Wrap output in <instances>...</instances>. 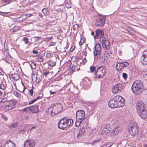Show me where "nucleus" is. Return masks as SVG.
I'll use <instances>...</instances> for the list:
<instances>
[{
  "label": "nucleus",
  "mask_w": 147,
  "mask_h": 147,
  "mask_svg": "<svg viewBox=\"0 0 147 147\" xmlns=\"http://www.w3.org/2000/svg\"><path fill=\"white\" fill-rule=\"evenodd\" d=\"M82 53L83 55H85V56L86 57V55L87 54V52L86 48H85L83 50Z\"/></svg>",
  "instance_id": "obj_52"
},
{
  "label": "nucleus",
  "mask_w": 147,
  "mask_h": 147,
  "mask_svg": "<svg viewBox=\"0 0 147 147\" xmlns=\"http://www.w3.org/2000/svg\"><path fill=\"white\" fill-rule=\"evenodd\" d=\"M33 38L34 39L35 41L36 42L38 41V40L40 39L41 38V37H34Z\"/></svg>",
  "instance_id": "obj_46"
},
{
  "label": "nucleus",
  "mask_w": 147,
  "mask_h": 147,
  "mask_svg": "<svg viewBox=\"0 0 147 147\" xmlns=\"http://www.w3.org/2000/svg\"><path fill=\"white\" fill-rule=\"evenodd\" d=\"M9 142H8V140L6 142H5L3 145V147H8L9 146Z\"/></svg>",
  "instance_id": "obj_50"
},
{
  "label": "nucleus",
  "mask_w": 147,
  "mask_h": 147,
  "mask_svg": "<svg viewBox=\"0 0 147 147\" xmlns=\"http://www.w3.org/2000/svg\"><path fill=\"white\" fill-rule=\"evenodd\" d=\"M8 141L10 142L9 145L10 147H16L15 143L12 141H11L10 140H8Z\"/></svg>",
  "instance_id": "obj_29"
},
{
  "label": "nucleus",
  "mask_w": 147,
  "mask_h": 147,
  "mask_svg": "<svg viewBox=\"0 0 147 147\" xmlns=\"http://www.w3.org/2000/svg\"><path fill=\"white\" fill-rule=\"evenodd\" d=\"M29 93L32 96L33 94V90H32V89L30 90L29 91Z\"/></svg>",
  "instance_id": "obj_59"
},
{
  "label": "nucleus",
  "mask_w": 147,
  "mask_h": 147,
  "mask_svg": "<svg viewBox=\"0 0 147 147\" xmlns=\"http://www.w3.org/2000/svg\"><path fill=\"white\" fill-rule=\"evenodd\" d=\"M17 102V101L16 100H14L12 102L11 104L13 106V107H11V108H9L8 110H11V109H13L14 107L16 105V103Z\"/></svg>",
  "instance_id": "obj_34"
},
{
  "label": "nucleus",
  "mask_w": 147,
  "mask_h": 147,
  "mask_svg": "<svg viewBox=\"0 0 147 147\" xmlns=\"http://www.w3.org/2000/svg\"><path fill=\"white\" fill-rule=\"evenodd\" d=\"M18 125V123L17 122H16L14 123L10 124L8 125V127L10 128H15Z\"/></svg>",
  "instance_id": "obj_21"
},
{
  "label": "nucleus",
  "mask_w": 147,
  "mask_h": 147,
  "mask_svg": "<svg viewBox=\"0 0 147 147\" xmlns=\"http://www.w3.org/2000/svg\"><path fill=\"white\" fill-rule=\"evenodd\" d=\"M12 32H16L19 30V27L18 26H15L13 28Z\"/></svg>",
  "instance_id": "obj_37"
},
{
  "label": "nucleus",
  "mask_w": 147,
  "mask_h": 147,
  "mask_svg": "<svg viewBox=\"0 0 147 147\" xmlns=\"http://www.w3.org/2000/svg\"><path fill=\"white\" fill-rule=\"evenodd\" d=\"M122 76L123 78L125 79H126L127 78V74L126 73H123L122 74Z\"/></svg>",
  "instance_id": "obj_49"
},
{
  "label": "nucleus",
  "mask_w": 147,
  "mask_h": 147,
  "mask_svg": "<svg viewBox=\"0 0 147 147\" xmlns=\"http://www.w3.org/2000/svg\"><path fill=\"white\" fill-rule=\"evenodd\" d=\"M101 67L98 68L97 70L94 74V77L96 78L100 79L103 78L105 75L106 72L105 70L101 69Z\"/></svg>",
  "instance_id": "obj_7"
},
{
  "label": "nucleus",
  "mask_w": 147,
  "mask_h": 147,
  "mask_svg": "<svg viewBox=\"0 0 147 147\" xmlns=\"http://www.w3.org/2000/svg\"><path fill=\"white\" fill-rule=\"evenodd\" d=\"M36 101V100H35V99L32 100L31 101H30L29 102V103L28 104V105H30L32 104L33 103H34V102H35Z\"/></svg>",
  "instance_id": "obj_56"
},
{
  "label": "nucleus",
  "mask_w": 147,
  "mask_h": 147,
  "mask_svg": "<svg viewBox=\"0 0 147 147\" xmlns=\"http://www.w3.org/2000/svg\"><path fill=\"white\" fill-rule=\"evenodd\" d=\"M12 0H3V1L4 3H7V4H9L13 1Z\"/></svg>",
  "instance_id": "obj_47"
},
{
  "label": "nucleus",
  "mask_w": 147,
  "mask_h": 147,
  "mask_svg": "<svg viewBox=\"0 0 147 147\" xmlns=\"http://www.w3.org/2000/svg\"><path fill=\"white\" fill-rule=\"evenodd\" d=\"M90 71L91 72H94V71H96V67L94 66H92L90 67Z\"/></svg>",
  "instance_id": "obj_33"
},
{
  "label": "nucleus",
  "mask_w": 147,
  "mask_h": 147,
  "mask_svg": "<svg viewBox=\"0 0 147 147\" xmlns=\"http://www.w3.org/2000/svg\"><path fill=\"white\" fill-rule=\"evenodd\" d=\"M101 46L99 43H97L94 47V50L93 52L94 57L95 59H98L99 56L101 55Z\"/></svg>",
  "instance_id": "obj_8"
},
{
  "label": "nucleus",
  "mask_w": 147,
  "mask_h": 147,
  "mask_svg": "<svg viewBox=\"0 0 147 147\" xmlns=\"http://www.w3.org/2000/svg\"><path fill=\"white\" fill-rule=\"evenodd\" d=\"M29 111L33 113H37L39 111L38 105H34L30 107Z\"/></svg>",
  "instance_id": "obj_14"
},
{
  "label": "nucleus",
  "mask_w": 147,
  "mask_h": 147,
  "mask_svg": "<svg viewBox=\"0 0 147 147\" xmlns=\"http://www.w3.org/2000/svg\"><path fill=\"white\" fill-rule=\"evenodd\" d=\"M142 55H144L145 57H147V49L144 51L143 52Z\"/></svg>",
  "instance_id": "obj_55"
},
{
  "label": "nucleus",
  "mask_w": 147,
  "mask_h": 147,
  "mask_svg": "<svg viewBox=\"0 0 147 147\" xmlns=\"http://www.w3.org/2000/svg\"><path fill=\"white\" fill-rule=\"evenodd\" d=\"M102 40H100V41L102 43V45L103 47H106L107 46H109L110 44V42L107 39H106L105 38H104Z\"/></svg>",
  "instance_id": "obj_16"
},
{
  "label": "nucleus",
  "mask_w": 147,
  "mask_h": 147,
  "mask_svg": "<svg viewBox=\"0 0 147 147\" xmlns=\"http://www.w3.org/2000/svg\"><path fill=\"white\" fill-rule=\"evenodd\" d=\"M38 59L40 62H42L43 60V57L41 55L38 58Z\"/></svg>",
  "instance_id": "obj_51"
},
{
  "label": "nucleus",
  "mask_w": 147,
  "mask_h": 147,
  "mask_svg": "<svg viewBox=\"0 0 147 147\" xmlns=\"http://www.w3.org/2000/svg\"><path fill=\"white\" fill-rule=\"evenodd\" d=\"M84 42V40L82 39L81 38V40L79 42V45L80 46H81L83 44Z\"/></svg>",
  "instance_id": "obj_53"
},
{
  "label": "nucleus",
  "mask_w": 147,
  "mask_h": 147,
  "mask_svg": "<svg viewBox=\"0 0 147 147\" xmlns=\"http://www.w3.org/2000/svg\"><path fill=\"white\" fill-rule=\"evenodd\" d=\"M130 134L133 136L138 134L139 126L136 123H134L128 129Z\"/></svg>",
  "instance_id": "obj_5"
},
{
  "label": "nucleus",
  "mask_w": 147,
  "mask_h": 147,
  "mask_svg": "<svg viewBox=\"0 0 147 147\" xmlns=\"http://www.w3.org/2000/svg\"><path fill=\"white\" fill-rule=\"evenodd\" d=\"M111 126L109 123H105L102 125L100 130V134H106L109 133L111 129Z\"/></svg>",
  "instance_id": "obj_6"
},
{
  "label": "nucleus",
  "mask_w": 147,
  "mask_h": 147,
  "mask_svg": "<svg viewBox=\"0 0 147 147\" xmlns=\"http://www.w3.org/2000/svg\"><path fill=\"white\" fill-rule=\"evenodd\" d=\"M22 41L24 42L25 44H26L29 43V39L28 38L24 37L22 39Z\"/></svg>",
  "instance_id": "obj_31"
},
{
  "label": "nucleus",
  "mask_w": 147,
  "mask_h": 147,
  "mask_svg": "<svg viewBox=\"0 0 147 147\" xmlns=\"http://www.w3.org/2000/svg\"><path fill=\"white\" fill-rule=\"evenodd\" d=\"M29 108L30 107H28L26 108L23 109L22 111L23 112H27L28 111L27 109L29 110Z\"/></svg>",
  "instance_id": "obj_45"
},
{
  "label": "nucleus",
  "mask_w": 147,
  "mask_h": 147,
  "mask_svg": "<svg viewBox=\"0 0 147 147\" xmlns=\"http://www.w3.org/2000/svg\"><path fill=\"white\" fill-rule=\"evenodd\" d=\"M42 11L45 16H50L49 11L47 8L43 9Z\"/></svg>",
  "instance_id": "obj_20"
},
{
  "label": "nucleus",
  "mask_w": 147,
  "mask_h": 147,
  "mask_svg": "<svg viewBox=\"0 0 147 147\" xmlns=\"http://www.w3.org/2000/svg\"><path fill=\"white\" fill-rule=\"evenodd\" d=\"M74 121L71 119L65 117L60 119L58 123V127L62 130H66L73 125Z\"/></svg>",
  "instance_id": "obj_1"
},
{
  "label": "nucleus",
  "mask_w": 147,
  "mask_h": 147,
  "mask_svg": "<svg viewBox=\"0 0 147 147\" xmlns=\"http://www.w3.org/2000/svg\"><path fill=\"white\" fill-rule=\"evenodd\" d=\"M87 61V60H83L82 61L81 63L83 64L84 65L86 63Z\"/></svg>",
  "instance_id": "obj_63"
},
{
  "label": "nucleus",
  "mask_w": 147,
  "mask_h": 147,
  "mask_svg": "<svg viewBox=\"0 0 147 147\" xmlns=\"http://www.w3.org/2000/svg\"><path fill=\"white\" fill-rule=\"evenodd\" d=\"M53 107L56 106L57 107V109L54 111V115L53 116L57 115L62 112L63 111V107L60 103H56L52 105Z\"/></svg>",
  "instance_id": "obj_11"
},
{
  "label": "nucleus",
  "mask_w": 147,
  "mask_h": 147,
  "mask_svg": "<svg viewBox=\"0 0 147 147\" xmlns=\"http://www.w3.org/2000/svg\"><path fill=\"white\" fill-rule=\"evenodd\" d=\"M29 143L28 142V140H27L24 142V147H30Z\"/></svg>",
  "instance_id": "obj_38"
},
{
  "label": "nucleus",
  "mask_w": 147,
  "mask_h": 147,
  "mask_svg": "<svg viewBox=\"0 0 147 147\" xmlns=\"http://www.w3.org/2000/svg\"><path fill=\"white\" fill-rule=\"evenodd\" d=\"M5 89V87L4 84L1 83L0 84V89H1L3 90H4Z\"/></svg>",
  "instance_id": "obj_43"
},
{
  "label": "nucleus",
  "mask_w": 147,
  "mask_h": 147,
  "mask_svg": "<svg viewBox=\"0 0 147 147\" xmlns=\"http://www.w3.org/2000/svg\"><path fill=\"white\" fill-rule=\"evenodd\" d=\"M10 93V92H8L7 90H5L3 96H5L7 94Z\"/></svg>",
  "instance_id": "obj_57"
},
{
  "label": "nucleus",
  "mask_w": 147,
  "mask_h": 147,
  "mask_svg": "<svg viewBox=\"0 0 147 147\" xmlns=\"http://www.w3.org/2000/svg\"><path fill=\"white\" fill-rule=\"evenodd\" d=\"M123 97L120 96H116L114 97L113 98L114 100H116V101H117L118 99H120L121 98H122Z\"/></svg>",
  "instance_id": "obj_40"
},
{
  "label": "nucleus",
  "mask_w": 147,
  "mask_h": 147,
  "mask_svg": "<svg viewBox=\"0 0 147 147\" xmlns=\"http://www.w3.org/2000/svg\"><path fill=\"white\" fill-rule=\"evenodd\" d=\"M85 127H83L82 128H80L78 130V134L77 137L78 138L81 137L85 133Z\"/></svg>",
  "instance_id": "obj_17"
},
{
  "label": "nucleus",
  "mask_w": 147,
  "mask_h": 147,
  "mask_svg": "<svg viewBox=\"0 0 147 147\" xmlns=\"http://www.w3.org/2000/svg\"><path fill=\"white\" fill-rule=\"evenodd\" d=\"M12 78L16 81L19 79V76L18 74H15L14 75H12L11 76Z\"/></svg>",
  "instance_id": "obj_26"
},
{
  "label": "nucleus",
  "mask_w": 147,
  "mask_h": 147,
  "mask_svg": "<svg viewBox=\"0 0 147 147\" xmlns=\"http://www.w3.org/2000/svg\"><path fill=\"white\" fill-rule=\"evenodd\" d=\"M8 13V12H2L0 11V15L4 16H6Z\"/></svg>",
  "instance_id": "obj_36"
},
{
  "label": "nucleus",
  "mask_w": 147,
  "mask_h": 147,
  "mask_svg": "<svg viewBox=\"0 0 147 147\" xmlns=\"http://www.w3.org/2000/svg\"><path fill=\"white\" fill-rule=\"evenodd\" d=\"M52 55V54L51 53H47V57L48 58H50L51 57H52V56H51Z\"/></svg>",
  "instance_id": "obj_54"
},
{
  "label": "nucleus",
  "mask_w": 147,
  "mask_h": 147,
  "mask_svg": "<svg viewBox=\"0 0 147 147\" xmlns=\"http://www.w3.org/2000/svg\"><path fill=\"white\" fill-rule=\"evenodd\" d=\"M49 73V71L46 72H44L43 73V74L45 76H46Z\"/></svg>",
  "instance_id": "obj_64"
},
{
  "label": "nucleus",
  "mask_w": 147,
  "mask_h": 147,
  "mask_svg": "<svg viewBox=\"0 0 147 147\" xmlns=\"http://www.w3.org/2000/svg\"><path fill=\"white\" fill-rule=\"evenodd\" d=\"M1 117L5 121H7L8 119V117H7L5 116L4 114H2L1 115Z\"/></svg>",
  "instance_id": "obj_42"
},
{
  "label": "nucleus",
  "mask_w": 147,
  "mask_h": 147,
  "mask_svg": "<svg viewBox=\"0 0 147 147\" xmlns=\"http://www.w3.org/2000/svg\"><path fill=\"white\" fill-rule=\"evenodd\" d=\"M2 99V101L4 103L5 102H6L7 101V98H3Z\"/></svg>",
  "instance_id": "obj_60"
},
{
  "label": "nucleus",
  "mask_w": 147,
  "mask_h": 147,
  "mask_svg": "<svg viewBox=\"0 0 147 147\" xmlns=\"http://www.w3.org/2000/svg\"><path fill=\"white\" fill-rule=\"evenodd\" d=\"M30 66L32 69H35L36 68V64L34 62H32L30 64Z\"/></svg>",
  "instance_id": "obj_28"
},
{
  "label": "nucleus",
  "mask_w": 147,
  "mask_h": 147,
  "mask_svg": "<svg viewBox=\"0 0 147 147\" xmlns=\"http://www.w3.org/2000/svg\"><path fill=\"white\" fill-rule=\"evenodd\" d=\"M122 63H123V64L124 67H127L129 64L128 62L126 61L122 62Z\"/></svg>",
  "instance_id": "obj_41"
},
{
  "label": "nucleus",
  "mask_w": 147,
  "mask_h": 147,
  "mask_svg": "<svg viewBox=\"0 0 147 147\" xmlns=\"http://www.w3.org/2000/svg\"><path fill=\"white\" fill-rule=\"evenodd\" d=\"M100 56V55L99 56L98 59H99L100 61V62H103L104 61H105V56Z\"/></svg>",
  "instance_id": "obj_30"
},
{
  "label": "nucleus",
  "mask_w": 147,
  "mask_h": 147,
  "mask_svg": "<svg viewBox=\"0 0 147 147\" xmlns=\"http://www.w3.org/2000/svg\"><path fill=\"white\" fill-rule=\"evenodd\" d=\"M95 35L94 38L95 39L99 38L101 40L102 38H104V31L102 29H98L95 31Z\"/></svg>",
  "instance_id": "obj_10"
},
{
  "label": "nucleus",
  "mask_w": 147,
  "mask_h": 147,
  "mask_svg": "<svg viewBox=\"0 0 147 147\" xmlns=\"http://www.w3.org/2000/svg\"><path fill=\"white\" fill-rule=\"evenodd\" d=\"M120 64L119 63H117L116 65V68L117 70L118 71H121L122 70V69L120 68Z\"/></svg>",
  "instance_id": "obj_32"
},
{
  "label": "nucleus",
  "mask_w": 147,
  "mask_h": 147,
  "mask_svg": "<svg viewBox=\"0 0 147 147\" xmlns=\"http://www.w3.org/2000/svg\"><path fill=\"white\" fill-rule=\"evenodd\" d=\"M143 83L141 81L136 80L134 82L131 87V90L133 93L136 95H139L143 91Z\"/></svg>",
  "instance_id": "obj_3"
},
{
  "label": "nucleus",
  "mask_w": 147,
  "mask_h": 147,
  "mask_svg": "<svg viewBox=\"0 0 147 147\" xmlns=\"http://www.w3.org/2000/svg\"><path fill=\"white\" fill-rule=\"evenodd\" d=\"M54 108V107H53L52 105L48 109V110L47 111V112L48 113H50L51 115H52V116L53 115L52 114L53 113V109Z\"/></svg>",
  "instance_id": "obj_25"
},
{
  "label": "nucleus",
  "mask_w": 147,
  "mask_h": 147,
  "mask_svg": "<svg viewBox=\"0 0 147 147\" xmlns=\"http://www.w3.org/2000/svg\"><path fill=\"white\" fill-rule=\"evenodd\" d=\"M14 94L17 97H19L20 96H21V95L18 92L16 91H14L13 92Z\"/></svg>",
  "instance_id": "obj_39"
},
{
  "label": "nucleus",
  "mask_w": 147,
  "mask_h": 147,
  "mask_svg": "<svg viewBox=\"0 0 147 147\" xmlns=\"http://www.w3.org/2000/svg\"><path fill=\"white\" fill-rule=\"evenodd\" d=\"M145 104L142 102H138L136 104V109L138 115L143 119L147 117V110L145 108Z\"/></svg>",
  "instance_id": "obj_2"
},
{
  "label": "nucleus",
  "mask_w": 147,
  "mask_h": 147,
  "mask_svg": "<svg viewBox=\"0 0 147 147\" xmlns=\"http://www.w3.org/2000/svg\"><path fill=\"white\" fill-rule=\"evenodd\" d=\"M96 21L95 25L96 27H101L103 26L105 23L106 17L102 15H97L95 17Z\"/></svg>",
  "instance_id": "obj_4"
},
{
  "label": "nucleus",
  "mask_w": 147,
  "mask_h": 147,
  "mask_svg": "<svg viewBox=\"0 0 147 147\" xmlns=\"http://www.w3.org/2000/svg\"><path fill=\"white\" fill-rule=\"evenodd\" d=\"M78 68L77 67L75 66H72V67L70 68V71H72V73L76 71L77 70L78 71Z\"/></svg>",
  "instance_id": "obj_24"
},
{
  "label": "nucleus",
  "mask_w": 147,
  "mask_h": 147,
  "mask_svg": "<svg viewBox=\"0 0 147 147\" xmlns=\"http://www.w3.org/2000/svg\"><path fill=\"white\" fill-rule=\"evenodd\" d=\"M76 118L79 120L83 121L85 118V113L83 110H78L76 113Z\"/></svg>",
  "instance_id": "obj_12"
},
{
  "label": "nucleus",
  "mask_w": 147,
  "mask_h": 147,
  "mask_svg": "<svg viewBox=\"0 0 147 147\" xmlns=\"http://www.w3.org/2000/svg\"><path fill=\"white\" fill-rule=\"evenodd\" d=\"M119 64H120L121 65L120 66V68L121 69H122V68H124V66H123V63H119Z\"/></svg>",
  "instance_id": "obj_61"
},
{
  "label": "nucleus",
  "mask_w": 147,
  "mask_h": 147,
  "mask_svg": "<svg viewBox=\"0 0 147 147\" xmlns=\"http://www.w3.org/2000/svg\"><path fill=\"white\" fill-rule=\"evenodd\" d=\"M122 99L120 102L117 103V104L118 105V108H119L123 106L125 104V99L122 98H121Z\"/></svg>",
  "instance_id": "obj_19"
},
{
  "label": "nucleus",
  "mask_w": 147,
  "mask_h": 147,
  "mask_svg": "<svg viewBox=\"0 0 147 147\" xmlns=\"http://www.w3.org/2000/svg\"><path fill=\"white\" fill-rule=\"evenodd\" d=\"M121 128L119 127L116 126L111 132V135L113 136L116 135L121 132Z\"/></svg>",
  "instance_id": "obj_15"
},
{
  "label": "nucleus",
  "mask_w": 147,
  "mask_h": 147,
  "mask_svg": "<svg viewBox=\"0 0 147 147\" xmlns=\"http://www.w3.org/2000/svg\"><path fill=\"white\" fill-rule=\"evenodd\" d=\"M109 107L112 109L118 108L117 102L116 100H114L113 98L111 99L108 102Z\"/></svg>",
  "instance_id": "obj_13"
},
{
  "label": "nucleus",
  "mask_w": 147,
  "mask_h": 147,
  "mask_svg": "<svg viewBox=\"0 0 147 147\" xmlns=\"http://www.w3.org/2000/svg\"><path fill=\"white\" fill-rule=\"evenodd\" d=\"M133 29L130 26L127 27L126 28V30L128 32V33H129L130 31H132Z\"/></svg>",
  "instance_id": "obj_44"
},
{
  "label": "nucleus",
  "mask_w": 147,
  "mask_h": 147,
  "mask_svg": "<svg viewBox=\"0 0 147 147\" xmlns=\"http://www.w3.org/2000/svg\"><path fill=\"white\" fill-rule=\"evenodd\" d=\"M19 18V17H18L16 18V19H15L14 20V21L15 22H22V21L20 20V18Z\"/></svg>",
  "instance_id": "obj_48"
},
{
  "label": "nucleus",
  "mask_w": 147,
  "mask_h": 147,
  "mask_svg": "<svg viewBox=\"0 0 147 147\" xmlns=\"http://www.w3.org/2000/svg\"><path fill=\"white\" fill-rule=\"evenodd\" d=\"M124 88L125 86L123 84L121 83L117 84L112 88V92L113 93H116L119 92H121V91H123Z\"/></svg>",
  "instance_id": "obj_9"
},
{
  "label": "nucleus",
  "mask_w": 147,
  "mask_h": 147,
  "mask_svg": "<svg viewBox=\"0 0 147 147\" xmlns=\"http://www.w3.org/2000/svg\"><path fill=\"white\" fill-rule=\"evenodd\" d=\"M79 27V25L75 24L73 26V29L74 31L75 30H77Z\"/></svg>",
  "instance_id": "obj_35"
},
{
  "label": "nucleus",
  "mask_w": 147,
  "mask_h": 147,
  "mask_svg": "<svg viewBox=\"0 0 147 147\" xmlns=\"http://www.w3.org/2000/svg\"><path fill=\"white\" fill-rule=\"evenodd\" d=\"M141 62L143 65H147V57L142 54L140 57Z\"/></svg>",
  "instance_id": "obj_18"
},
{
  "label": "nucleus",
  "mask_w": 147,
  "mask_h": 147,
  "mask_svg": "<svg viewBox=\"0 0 147 147\" xmlns=\"http://www.w3.org/2000/svg\"><path fill=\"white\" fill-rule=\"evenodd\" d=\"M82 121V120H79L78 119H77L76 118V121L75 123V125L76 127H78L80 124L81 123Z\"/></svg>",
  "instance_id": "obj_27"
},
{
  "label": "nucleus",
  "mask_w": 147,
  "mask_h": 147,
  "mask_svg": "<svg viewBox=\"0 0 147 147\" xmlns=\"http://www.w3.org/2000/svg\"><path fill=\"white\" fill-rule=\"evenodd\" d=\"M66 0H58L59 2L62 4H63L65 1Z\"/></svg>",
  "instance_id": "obj_58"
},
{
  "label": "nucleus",
  "mask_w": 147,
  "mask_h": 147,
  "mask_svg": "<svg viewBox=\"0 0 147 147\" xmlns=\"http://www.w3.org/2000/svg\"><path fill=\"white\" fill-rule=\"evenodd\" d=\"M29 143V146L30 147H34L35 144V142L34 140H28Z\"/></svg>",
  "instance_id": "obj_22"
},
{
  "label": "nucleus",
  "mask_w": 147,
  "mask_h": 147,
  "mask_svg": "<svg viewBox=\"0 0 147 147\" xmlns=\"http://www.w3.org/2000/svg\"><path fill=\"white\" fill-rule=\"evenodd\" d=\"M131 31H130L128 33L130 34H134L135 33V31L133 30V29L131 30Z\"/></svg>",
  "instance_id": "obj_62"
},
{
  "label": "nucleus",
  "mask_w": 147,
  "mask_h": 147,
  "mask_svg": "<svg viewBox=\"0 0 147 147\" xmlns=\"http://www.w3.org/2000/svg\"><path fill=\"white\" fill-rule=\"evenodd\" d=\"M47 63H48V65L52 67H53L56 65V62L54 61H53L52 60L50 59L47 61Z\"/></svg>",
  "instance_id": "obj_23"
}]
</instances>
